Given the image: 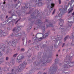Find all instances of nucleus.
<instances>
[{"mask_svg":"<svg viewBox=\"0 0 74 74\" xmlns=\"http://www.w3.org/2000/svg\"><path fill=\"white\" fill-rule=\"evenodd\" d=\"M4 44H1L0 45V56L3 55V53H1L2 51H4V49H5V47L4 46Z\"/></svg>","mask_w":74,"mask_h":74,"instance_id":"nucleus-4","label":"nucleus"},{"mask_svg":"<svg viewBox=\"0 0 74 74\" xmlns=\"http://www.w3.org/2000/svg\"><path fill=\"white\" fill-rule=\"evenodd\" d=\"M69 38H71V37H69Z\"/></svg>","mask_w":74,"mask_h":74,"instance_id":"nucleus-63","label":"nucleus"},{"mask_svg":"<svg viewBox=\"0 0 74 74\" xmlns=\"http://www.w3.org/2000/svg\"><path fill=\"white\" fill-rule=\"evenodd\" d=\"M36 29H38V28H36Z\"/></svg>","mask_w":74,"mask_h":74,"instance_id":"nucleus-56","label":"nucleus"},{"mask_svg":"<svg viewBox=\"0 0 74 74\" xmlns=\"http://www.w3.org/2000/svg\"><path fill=\"white\" fill-rule=\"evenodd\" d=\"M2 62H0V64H1V63Z\"/></svg>","mask_w":74,"mask_h":74,"instance_id":"nucleus-58","label":"nucleus"},{"mask_svg":"<svg viewBox=\"0 0 74 74\" xmlns=\"http://www.w3.org/2000/svg\"><path fill=\"white\" fill-rule=\"evenodd\" d=\"M37 13H38V14H39V11H38Z\"/></svg>","mask_w":74,"mask_h":74,"instance_id":"nucleus-53","label":"nucleus"},{"mask_svg":"<svg viewBox=\"0 0 74 74\" xmlns=\"http://www.w3.org/2000/svg\"><path fill=\"white\" fill-rule=\"evenodd\" d=\"M41 0H38V1H40Z\"/></svg>","mask_w":74,"mask_h":74,"instance_id":"nucleus-57","label":"nucleus"},{"mask_svg":"<svg viewBox=\"0 0 74 74\" xmlns=\"http://www.w3.org/2000/svg\"><path fill=\"white\" fill-rule=\"evenodd\" d=\"M6 0H3L4 1H5Z\"/></svg>","mask_w":74,"mask_h":74,"instance_id":"nucleus-62","label":"nucleus"},{"mask_svg":"<svg viewBox=\"0 0 74 74\" xmlns=\"http://www.w3.org/2000/svg\"><path fill=\"white\" fill-rule=\"evenodd\" d=\"M42 39H44V38H43V37L40 38L38 40V41H41V40H42Z\"/></svg>","mask_w":74,"mask_h":74,"instance_id":"nucleus-21","label":"nucleus"},{"mask_svg":"<svg viewBox=\"0 0 74 74\" xmlns=\"http://www.w3.org/2000/svg\"><path fill=\"white\" fill-rule=\"evenodd\" d=\"M21 51H25V49L23 48H22L21 49Z\"/></svg>","mask_w":74,"mask_h":74,"instance_id":"nucleus-27","label":"nucleus"},{"mask_svg":"<svg viewBox=\"0 0 74 74\" xmlns=\"http://www.w3.org/2000/svg\"><path fill=\"white\" fill-rule=\"evenodd\" d=\"M16 28H14V29H13V32H15V31H16V30H17H17H16V29H15Z\"/></svg>","mask_w":74,"mask_h":74,"instance_id":"nucleus-30","label":"nucleus"},{"mask_svg":"<svg viewBox=\"0 0 74 74\" xmlns=\"http://www.w3.org/2000/svg\"><path fill=\"white\" fill-rule=\"evenodd\" d=\"M19 27H19L18 26V27H17V29H19Z\"/></svg>","mask_w":74,"mask_h":74,"instance_id":"nucleus-43","label":"nucleus"},{"mask_svg":"<svg viewBox=\"0 0 74 74\" xmlns=\"http://www.w3.org/2000/svg\"><path fill=\"white\" fill-rule=\"evenodd\" d=\"M36 18H37V16H36Z\"/></svg>","mask_w":74,"mask_h":74,"instance_id":"nucleus-64","label":"nucleus"},{"mask_svg":"<svg viewBox=\"0 0 74 74\" xmlns=\"http://www.w3.org/2000/svg\"><path fill=\"white\" fill-rule=\"evenodd\" d=\"M55 4L53 3L49 4L48 8L49 9L50 12H51L52 10H53V8L54 7Z\"/></svg>","mask_w":74,"mask_h":74,"instance_id":"nucleus-5","label":"nucleus"},{"mask_svg":"<svg viewBox=\"0 0 74 74\" xmlns=\"http://www.w3.org/2000/svg\"><path fill=\"white\" fill-rule=\"evenodd\" d=\"M14 71V69H12V71Z\"/></svg>","mask_w":74,"mask_h":74,"instance_id":"nucleus-50","label":"nucleus"},{"mask_svg":"<svg viewBox=\"0 0 74 74\" xmlns=\"http://www.w3.org/2000/svg\"><path fill=\"white\" fill-rule=\"evenodd\" d=\"M8 57H7L6 58V60H8Z\"/></svg>","mask_w":74,"mask_h":74,"instance_id":"nucleus-32","label":"nucleus"},{"mask_svg":"<svg viewBox=\"0 0 74 74\" xmlns=\"http://www.w3.org/2000/svg\"><path fill=\"white\" fill-rule=\"evenodd\" d=\"M11 43V41H10L9 42H8V45H10Z\"/></svg>","mask_w":74,"mask_h":74,"instance_id":"nucleus-26","label":"nucleus"},{"mask_svg":"<svg viewBox=\"0 0 74 74\" xmlns=\"http://www.w3.org/2000/svg\"><path fill=\"white\" fill-rule=\"evenodd\" d=\"M19 20H20V19H18L17 21H16V23H15V25H16V23H18V21H19Z\"/></svg>","mask_w":74,"mask_h":74,"instance_id":"nucleus-28","label":"nucleus"},{"mask_svg":"<svg viewBox=\"0 0 74 74\" xmlns=\"http://www.w3.org/2000/svg\"><path fill=\"white\" fill-rule=\"evenodd\" d=\"M58 56V55H57L56 56Z\"/></svg>","mask_w":74,"mask_h":74,"instance_id":"nucleus-59","label":"nucleus"},{"mask_svg":"<svg viewBox=\"0 0 74 74\" xmlns=\"http://www.w3.org/2000/svg\"><path fill=\"white\" fill-rule=\"evenodd\" d=\"M17 55H18V53L14 54L13 56V57H14V58H15V57H16V56H17Z\"/></svg>","mask_w":74,"mask_h":74,"instance_id":"nucleus-24","label":"nucleus"},{"mask_svg":"<svg viewBox=\"0 0 74 74\" xmlns=\"http://www.w3.org/2000/svg\"><path fill=\"white\" fill-rule=\"evenodd\" d=\"M68 38H69V35H67L66 37H65L64 38V41H66V40H67V39Z\"/></svg>","mask_w":74,"mask_h":74,"instance_id":"nucleus-17","label":"nucleus"},{"mask_svg":"<svg viewBox=\"0 0 74 74\" xmlns=\"http://www.w3.org/2000/svg\"><path fill=\"white\" fill-rule=\"evenodd\" d=\"M18 32L16 33V34H15V37H21L23 36V37L24 36H25V32H23L22 34L21 33H18Z\"/></svg>","mask_w":74,"mask_h":74,"instance_id":"nucleus-6","label":"nucleus"},{"mask_svg":"<svg viewBox=\"0 0 74 74\" xmlns=\"http://www.w3.org/2000/svg\"><path fill=\"white\" fill-rule=\"evenodd\" d=\"M21 62H22V61H18V63H21Z\"/></svg>","mask_w":74,"mask_h":74,"instance_id":"nucleus-36","label":"nucleus"},{"mask_svg":"<svg viewBox=\"0 0 74 74\" xmlns=\"http://www.w3.org/2000/svg\"><path fill=\"white\" fill-rule=\"evenodd\" d=\"M36 4H38V6L39 7H40V6H41V5H42V2H40L38 3V2H37V1H36Z\"/></svg>","mask_w":74,"mask_h":74,"instance_id":"nucleus-14","label":"nucleus"},{"mask_svg":"<svg viewBox=\"0 0 74 74\" xmlns=\"http://www.w3.org/2000/svg\"><path fill=\"white\" fill-rule=\"evenodd\" d=\"M56 11V9H55L52 13V15H53L55 12V11Z\"/></svg>","mask_w":74,"mask_h":74,"instance_id":"nucleus-25","label":"nucleus"},{"mask_svg":"<svg viewBox=\"0 0 74 74\" xmlns=\"http://www.w3.org/2000/svg\"><path fill=\"white\" fill-rule=\"evenodd\" d=\"M22 41H23V40H24V39L23 38L22 39Z\"/></svg>","mask_w":74,"mask_h":74,"instance_id":"nucleus-51","label":"nucleus"},{"mask_svg":"<svg viewBox=\"0 0 74 74\" xmlns=\"http://www.w3.org/2000/svg\"><path fill=\"white\" fill-rule=\"evenodd\" d=\"M21 30V29H18V30Z\"/></svg>","mask_w":74,"mask_h":74,"instance_id":"nucleus-60","label":"nucleus"},{"mask_svg":"<svg viewBox=\"0 0 74 74\" xmlns=\"http://www.w3.org/2000/svg\"><path fill=\"white\" fill-rule=\"evenodd\" d=\"M72 24H73V22H69L68 23L69 27H71L72 25Z\"/></svg>","mask_w":74,"mask_h":74,"instance_id":"nucleus-15","label":"nucleus"},{"mask_svg":"<svg viewBox=\"0 0 74 74\" xmlns=\"http://www.w3.org/2000/svg\"><path fill=\"white\" fill-rule=\"evenodd\" d=\"M35 14H36V12H34L31 15V16H34L35 15Z\"/></svg>","mask_w":74,"mask_h":74,"instance_id":"nucleus-23","label":"nucleus"},{"mask_svg":"<svg viewBox=\"0 0 74 74\" xmlns=\"http://www.w3.org/2000/svg\"><path fill=\"white\" fill-rule=\"evenodd\" d=\"M53 41H56V42H58L59 41V39H58V40H57V38H56L55 39H53Z\"/></svg>","mask_w":74,"mask_h":74,"instance_id":"nucleus-18","label":"nucleus"},{"mask_svg":"<svg viewBox=\"0 0 74 74\" xmlns=\"http://www.w3.org/2000/svg\"><path fill=\"white\" fill-rule=\"evenodd\" d=\"M47 61H48V60H47V61H46L45 60H44L43 61V62H43V64H44L45 63H46V62H47Z\"/></svg>","mask_w":74,"mask_h":74,"instance_id":"nucleus-29","label":"nucleus"},{"mask_svg":"<svg viewBox=\"0 0 74 74\" xmlns=\"http://www.w3.org/2000/svg\"><path fill=\"white\" fill-rule=\"evenodd\" d=\"M3 4H5V2L4 1V2L3 3Z\"/></svg>","mask_w":74,"mask_h":74,"instance_id":"nucleus-48","label":"nucleus"},{"mask_svg":"<svg viewBox=\"0 0 74 74\" xmlns=\"http://www.w3.org/2000/svg\"><path fill=\"white\" fill-rule=\"evenodd\" d=\"M56 69V67H51L50 68V71H49V73L50 74H53L55 71H53L54 70H55Z\"/></svg>","mask_w":74,"mask_h":74,"instance_id":"nucleus-7","label":"nucleus"},{"mask_svg":"<svg viewBox=\"0 0 74 74\" xmlns=\"http://www.w3.org/2000/svg\"><path fill=\"white\" fill-rule=\"evenodd\" d=\"M23 69H24V64H21L18 67V69L16 70V73L21 72Z\"/></svg>","mask_w":74,"mask_h":74,"instance_id":"nucleus-3","label":"nucleus"},{"mask_svg":"<svg viewBox=\"0 0 74 74\" xmlns=\"http://www.w3.org/2000/svg\"><path fill=\"white\" fill-rule=\"evenodd\" d=\"M59 1V4H61V0H58Z\"/></svg>","mask_w":74,"mask_h":74,"instance_id":"nucleus-31","label":"nucleus"},{"mask_svg":"<svg viewBox=\"0 0 74 74\" xmlns=\"http://www.w3.org/2000/svg\"><path fill=\"white\" fill-rule=\"evenodd\" d=\"M18 40H17V39H15L14 40L12 41V46H13L14 47H16V43L18 42Z\"/></svg>","mask_w":74,"mask_h":74,"instance_id":"nucleus-8","label":"nucleus"},{"mask_svg":"<svg viewBox=\"0 0 74 74\" xmlns=\"http://www.w3.org/2000/svg\"><path fill=\"white\" fill-rule=\"evenodd\" d=\"M59 10L60 11V13L58 14V16H56L55 17V19H58V20H59V18H58L59 17L60 18H62L63 14L62 13H63V12H65L67 11V9H62L61 8H59Z\"/></svg>","mask_w":74,"mask_h":74,"instance_id":"nucleus-1","label":"nucleus"},{"mask_svg":"<svg viewBox=\"0 0 74 74\" xmlns=\"http://www.w3.org/2000/svg\"><path fill=\"white\" fill-rule=\"evenodd\" d=\"M74 64V62H72L70 60H69L68 62H66V64L64 66V68H69L70 67L73 66Z\"/></svg>","mask_w":74,"mask_h":74,"instance_id":"nucleus-2","label":"nucleus"},{"mask_svg":"<svg viewBox=\"0 0 74 74\" xmlns=\"http://www.w3.org/2000/svg\"><path fill=\"white\" fill-rule=\"evenodd\" d=\"M30 42H31V40H29L28 41V43H30Z\"/></svg>","mask_w":74,"mask_h":74,"instance_id":"nucleus-39","label":"nucleus"},{"mask_svg":"<svg viewBox=\"0 0 74 74\" xmlns=\"http://www.w3.org/2000/svg\"><path fill=\"white\" fill-rule=\"evenodd\" d=\"M37 23H36V25H38V26H40L42 23H41V21L40 19H38L36 21Z\"/></svg>","mask_w":74,"mask_h":74,"instance_id":"nucleus-10","label":"nucleus"},{"mask_svg":"<svg viewBox=\"0 0 74 74\" xmlns=\"http://www.w3.org/2000/svg\"><path fill=\"white\" fill-rule=\"evenodd\" d=\"M34 30H35V28H34Z\"/></svg>","mask_w":74,"mask_h":74,"instance_id":"nucleus-61","label":"nucleus"},{"mask_svg":"<svg viewBox=\"0 0 74 74\" xmlns=\"http://www.w3.org/2000/svg\"><path fill=\"white\" fill-rule=\"evenodd\" d=\"M11 12V11H10V12H9L8 13L9 14H10V13Z\"/></svg>","mask_w":74,"mask_h":74,"instance_id":"nucleus-40","label":"nucleus"},{"mask_svg":"<svg viewBox=\"0 0 74 74\" xmlns=\"http://www.w3.org/2000/svg\"><path fill=\"white\" fill-rule=\"evenodd\" d=\"M73 10V9H71L68 12V14H69V13H70L71 12H72V11Z\"/></svg>","mask_w":74,"mask_h":74,"instance_id":"nucleus-22","label":"nucleus"},{"mask_svg":"<svg viewBox=\"0 0 74 74\" xmlns=\"http://www.w3.org/2000/svg\"><path fill=\"white\" fill-rule=\"evenodd\" d=\"M38 34H37L36 35V36H35L36 37H37V35Z\"/></svg>","mask_w":74,"mask_h":74,"instance_id":"nucleus-49","label":"nucleus"},{"mask_svg":"<svg viewBox=\"0 0 74 74\" xmlns=\"http://www.w3.org/2000/svg\"><path fill=\"white\" fill-rule=\"evenodd\" d=\"M49 25H47L46 26V28L48 27L49 26V27H53V25H52V23L49 22Z\"/></svg>","mask_w":74,"mask_h":74,"instance_id":"nucleus-12","label":"nucleus"},{"mask_svg":"<svg viewBox=\"0 0 74 74\" xmlns=\"http://www.w3.org/2000/svg\"><path fill=\"white\" fill-rule=\"evenodd\" d=\"M46 22H48V20L46 19Z\"/></svg>","mask_w":74,"mask_h":74,"instance_id":"nucleus-44","label":"nucleus"},{"mask_svg":"<svg viewBox=\"0 0 74 74\" xmlns=\"http://www.w3.org/2000/svg\"><path fill=\"white\" fill-rule=\"evenodd\" d=\"M56 63V64H58V62H59V60H57V59H56L55 60Z\"/></svg>","mask_w":74,"mask_h":74,"instance_id":"nucleus-20","label":"nucleus"},{"mask_svg":"<svg viewBox=\"0 0 74 74\" xmlns=\"http://www.w3.org/2000/svg\"><path fill=\"white\" fill-rule=\"evenodd\" d=\"M21 56V54H20L18 56V57L17 58V62H18V61H19V60H21V59H23V58H24V57H23V56H21V57L19 58V56Z\"/></svg>","mask_w":74,"mask_h":74,"instance_id":"nucleus-9","label":"nucleus"},{"mask_svg":"<svg viewBox=\"0 0 74 74\" xmlns=\"http://www.w3.org/2000/svg\"><path fill=\"white\" fill-rule=\"evenodd\" d=\"M8 18V16H6V18Z\"/></svg>","mask_w":74,"mask_h":74,"instance_id":"nucleus-47","label":"nucleus"},{"mask_svg":"<svg viewBox=\"0 0 74 74\" xmlns=\"http://www.w3.org/2000/svg\"><path fill=\"white\" fill-rule=\"evenodd\" d=\"M31 11H29V13H27V14H31Z\"/></svg>","mask_w":74,"mask_h":74,"instance_id":"nucleus-33","label":"nucleus"},{"mask_svg":"<svg viewBox=\"0 0 74 74\" xmlns=\"http://www.w3.org/2000/svg\"><path fill=\"white\" fill-rule=\"evenodd\" d=\"M43 74H47V73H43Z\"/></svg>","mask_w":74,"mask_h":74,"instance_id":"nucleus-52","label":"nucleus"},{"mask_svg":"<svg viewBox=\"0 0 74 74\" xmlns=\"http://www.w3.org/2000/svg\"><path fill=\"white\" fill-rule=\"evenodd\" d=\"M24 8H26V9H27V8H28L27 6H25L24 7Z\"/></svg>","mask_w":74,"mask_h":74,"instance_id":"nucleus-34","label":"nucleus"},{"mask_svg":"<svg viewBox=\"0 0 74 74\" xmlns=\"http://www.w3.org/2000/svg\"><path fill=\"white\" fill-rule=\"evenodd\" d=\"M53 31H55V29H53Z\"/></svg>","mask_w":74,"mask_h":74,"instance_id":"nucleus-55","label":"nucleus"},{"mask_svg":"<svg viewBox=\"0 0 74 74\" xmlns=\"http://www.w3.org/2000/svg\"><path fill=\"white\" fill-rule=\"evenodd\" d=\"M23 64H24L25 65H26V64H27V63H26V62L25 63V62H24Z\"/></svg>","mask_w":74,"mask_h":74,"instance_id":"nucleus-35","label":"nucleus"},{"mask_svg":"<svg viewBox=\"0 0 74 74\" xmlns=\"http://www.w3.org/2000/svg\"><path fill=\"white\" fill-rule=\"evenodd\" d=\"M17 1V0H14V1L15 2V1Z\"/></svg>","mask_w":74,"mask_h":74,"instance_id":"nucleus-46","label":"nucleus"},{"mask_svg":"<svg viewBox=\"0 0 74 74\" xmlns=\"http://www.w3.org/2000/svg\"><path fill=\"white\" fill-rule=\"evenodd\" d=\"M1 70V67H0V73L2 72V71H0Z\"/></svg>","mask_w":74,"mask_h":74,"instance_id":"nucleus-42","label":"nucleus"},{"mask_svg":"<svg viewBox=\"0 0 74 74\" xmlns=\"http://www.w3.org/2000/svg\"><path fill=\"white\" fill-rule=\"evenodd\" d=\"M60 38L59 36H57V38Z\"/></svg>","mask_w":74,"mask_h":74,"instance_id":"nucleus-41","label":"nucleus"},{"mask_svg":"<svg viewBox=\"0 0 74 74\" xmlns=\"http://www.w3.org/2000/svg\"><path fill=\"white\" fill-rule=\"evenodd\" d=\"M3 31H2V30H0V33H1V34H2V35L1 36H7V34L6 33H3L2 32Z\"/></svg>","mask_w":74,"mask_h":74,"instance_id":"nucleus-11","label":"nucleus"},{"mask_svg":"<svg viewBox=\"0 0 74 74\" xmlns=\"http://www.w3.org/2000/svg\"><path fill=\"white\" fill-rule=\"evenodd\" d=\"M8 30H10V28L9 27H8Z\"/></svg>","mask_w":74,"mask_h":74,"instance_id":"nucleus-45","label":"nucleus"},{"mask_svg":"<svg viewBox=\"0 0 74 74\" xmlns=\"http://www.w3.org/2000/svg\"><path fill=\"white\" fill-rule=\"evenodd\" d=\"M49 33L48 32L47 33L45 34V37H47L48 36V35H49Z\"/></svg>","mask_w":74,"mask_h":74,"instance_id":"nucleus-16","label":"nucleus"},{"mask_svg":"<svg viewBox=\"0 0 74 74\" xmlns=\"http://www.w3.org/2000/svg\"><path fill=\"white\" fill-rule=\"evenodd\" d=\"M10 36H13V34H12L10 35Z\"/></svg>","mask_w":74,"mask_h":74,"instance_id":"nucleus-38","label":"nucleus"},{"mask_svg":"<svg viewBox=\"0 0 74 74\" xmlns=\"http://www.w3.org/2000/svg\"><path fill=\"white\" fill-rule=\"evenodd\" d=\"M42 29L43 32H44L45 31V26L42 27Z\"/></svg>","mask_w":74,"mask_h":74,"instance_id":"nucleus-19","label":"nucleus"},{"mask_svg":"<svg viewBox=\"0 0 74 74\" xmlns=\"http://www.w3.org/2000/svg\"><path fill=\"white\" fill-rule=\"evenodd\" d=\"M64 45H65V44L63 43V45H62V47H64Z\"/></svg>","mask_w":74,"mask_h":74,"instance_id":"nucleus-37","label":"nucleus"},{"mask_svg":"<svg viewBox=\"0 0 74 74\" xmlns=\"http://www.w3.org/2000/svg\"><path fill=\"white\" fill-rule=\"evenodd\" d=\"M32 59H33V60H34V58H32Z\"/></svg>","mask_w":74,"mask_h":74,"instance_id":"nucleus-54","label":"nucleus"},{"mask_svg":"<svg viewBox=\"0 0 74 74\" xmlns=\"http://www.w3.org/2000/svg\"><path fill=\"white\" fill-rule=\"evenodd\" d=\"M64 23V20H60V23H59L60 26H62Z\"/></svg>","mask_w":74,"mask_h":74,"instance_id":"nucleus-13","label":"nucleus"}]
</instances>
